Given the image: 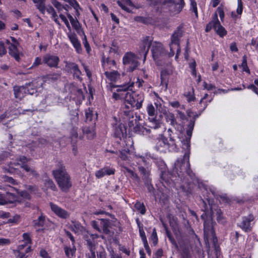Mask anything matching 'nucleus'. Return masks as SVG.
<instances>
[{
	"instance_id": "1",
	"label": "nucleus",
	"mask_w": 258,
	"mask_h": 258,
	"mask_svg": "<svg viewBox=\"0 0 258 258\" xmlns=\"http://www.w3.org/2000/svg\"><path fill=\"white\" fill-rule=\"evenodd\" d=\"M195 124V119L190 120L186 131L185 138L182 143L185 152L182 157L177 159L172 172L166 171L165 167L161 168L160 181L165 187H172L179 184V187L187 194L191 192V182L186 178L188 176L194 179L196 175L190 168L189 163L190 139Z\"/></svg>"
},
{
	"instance_id": "2",
	"label": "nucleus",
	"mask_w": 258,
	"mask_h": 258,
	"mask_svg": "<svg viewBox=\"0 0 258 258\" xmlns=\"http://www.w3.org/2000/svg\"><path fill=\"white\" fill-rule=\"evenodd\" d=\"M134 83L130 85L120 86L117 89V93H113L112 97L115 100H124L125 103L139 109L142 107L144 95L142 93H138L132 91Z\"/></svg>"
},
{
	"instance_id": "3",
	"label": "nucleus",
	"mask_w": 258,
	"mask_h": 258,
	"mask_svg": "<svg viewBox=\"0 0 258 258\" xmlns=\"http://www.w3.org/2000/svg\"><path fill=\"white\" fill-rule=\"evenodd\" d=\"M52 174L60 190L63 192H68L73 183L71 177L66 167L62 164H60L57 169L53 170Z\"/></svg>"
},
{
	"instance_id": "4",
	"label": "nucleus",
	"mask_w": 258,
	"mask_h": 258,
	"mask_svg": "<svg viewBox=\"0 0 258 258\" xmlns=\"http://www.w3.org/2000/svg\"><path fill=\"white\" fill-rule=\"evenodd\" d=\"M199 186L202 192L206 203L211 208L214 204V199H220L224 203L229 204L231 202L230 199L226 195H220L217 194L216 189L214 187H210L204 183H200ZM203 199L202 200V201Z\"/></svg>"
},
{
	"instance_id": "5",
	"label": "nucleus",
	"mask_w": 258,
	"mask_h": 258,
	"mask_svg": "<svg viewBox=\"0 0 258 258\" xmlns=\"http://www.w3.org/2000/svg\"><path fill=\"white\" fill-rule=\"evenodd\" d=\"M183 33V26L181 24L177 27L171 36V42L169 43L170 52H168V57L173 56L175 54V50H176V53L175 59H178L181 50L180 38L182 36Z\"/></svg>"
},
{
	"instance_id": "6",
	"label": "nucleus",
	"mask_w": 258,
	"mask_h": 258,
	"mask_svg": "<svg viewBox=\"0 0 258 258\" xmlns=\"http://www.w3.org/2000/svg\"><path fill=\"white\" fill-rule=\"evenodd\" d=\"M151 52L154 60L157 64L168 57V53L165 49L163 44L159 42L154 41L151 47Z\"/></svg>"
},
{
	"instance_id": "7",
	"label": "nucleus",
	"mask_w": 258,
	"mask_h": 258,
	"mask_svg": "<svg viewBox=\"0 0 258 258\" xmlns=\"http://www.w3.org/2000/svg\"><path fill=\"white\" fill-rule=\"evenodd\" d=\"M203 214L201 219L204 221V231L205 234H209L213 232V220L211 214L209 212V207L206 202L203 200Z\"/></svg>"
},
{
	"instance_id": "8",
	"label": "nucleus",
	"mask_w": 258,
	"mask_h": 258,
	"mask_svg": "<svg viewBox=\"0 0 258 258\" xmlns=\"http://www.w3.org/2000/svg\"><path fill=\"white\" fill-rule=\"evenodd\" d=\"M146 110L149 115V125L148 126L155 130L160 127L162 123L161 120L157 118L156 115L157 111L152 103L148 104L146 107Z\"/></svg>"
},
{
	"instance_id": "9",
	"label": "nucleus",
	"mask_w": 258,
	"mask_h": 258,
	"mask_svg": "<svg viewBox=\"0 0 258 258\" xmlns=\"http://www.w3.org/2000/svg\"><path fill=\"white\" fill-rule=\"evenodd\" d=\"M254 220V216L252 213L249 214L247 216L241 217L240 222L237 224V226L240 228L245 232H250L252 231Z\"/></svg>"
},
{
	"instance_id": "10",
	"label": "nucleus",
	"mask_w": 258,
	"mask_h": 258,
	"mask_svg": "<svg viewBox=\"0 0 258 258\" xmlns=\"http://www.w3.org/2000/svg\"><path fill=\"white\" fill-rule=\"evenodd\" d=\"M171 145L168 143L166 138L164 137L161 138L156 141L155 146V150L160 153H166L167 151H170L171 150V148L173 149V147H175L174 141L171 139Z\"/></svg>"
},
{
	"instance_id": "11",
	"label": "nucleus",
	"mask_w": 258,
	"mask_h": 258,
	"mask_svg": "<svg viewBox=\"0 0 258 258\" xmlns=\"http://www.w3.org/2000/svg\"><path fill=\"white\" fill-rule=\"evenodd\" d=\"M92 226L94 229L100 233L105 234L110 233V222L109 219H100L98 221H93Z\"/></svg>"
},
{
	"instance_id": "12",
	"label": "nucleus",
	"mask_w": 258,
	"mask_h": 258,
	"mask_svg": "<svg viewBox=\"0 0 258 258\" xmlns=\"http://www.w3.org/2000/svg\"><path fill=\"white\" fill-rule=\"evenodd\" d=\"M112 131L113 137L119 139V140L126 137V127L120 121L116 120L115 122L112 124Z\"/></svg>"
},
{
	"instance_id": "13",
	"label": "nucleus",
	"mask_w": 258,
	"mask_h": 258,
	"mask_svg": "<svg viewBox=\"0 0 258 258\" xmlns=\"http://www.w3.org/2000/svg\"><path fill=\"white\" fill-rule=\"evenodd\" d=\"M162 5H167L169 7L173 8V10L170 11L175 14H179L184 8L185 3L184 0H164Z\"/></svg>"
},
{
	"instance_id": "14",
	"label": "nucleus",
	"mask_w": 258,
	"mask_h": 258,
	"mask_svg": "<svg viewBox=\"0 0 258 258\" xmlns=\"http://www.w3.org/2000/svg\"><path fill=\"white\" fill-rule=\"evenodd\" d=\"M122 62L124 65H131L128 68L130 72L134 71L138 66V62L136 59L135 54L131 52L125 53L122 58Z\"/></svg>"
},
{
	"instance_id": "15",
	"label": "nucleus",
	"mask_w": 258,
	"mask_h": 258,
	"mask_svg": "<svg viewBox=\"0 0 258 258\" xmlns=\"http://www.w3.org/2000/svg\"><path fill=\"white\" fill-rule=\"evenodd\" d=\"M153 38L149 36H146L142 40L139 52L140 55H144L146 58L151 46L152 47Z\"/></svg>"
},
{
	"instance_id": "16",
	"label": "nucleus",
	"mask_w": 258,
	"mask_h": 258,
	"mask_svg": "<svg viewBox=\"0 0 258 258\" xmlns=\"http://www.w3.org/2000/svg\"><path fill=\"white\" fill-rule=\"evenodd\" d=\"M136 125L134 126V119L128 121L129 127L132 130L133 127V131L139 135H148L151 133L150 129L147 128L139 123H137L136 119H135Z\"/></svg>"
},
{
	"instance_id": "17",
	"label": "nucleus",
	"mask_w": 258,
	"mask_h": 258,
	"mask_svg": "<svg viewBox=\"0 0 258 258\" xmlns=\"http://www.w3.org/2000/svg\"><path fill=\"white\" fill-rule=\"evenodd\" d=\"M85 121L87 123L96 125L98 119V113L93 108L89 107L85 110Z\"/></svg>"
},
{
	"instance_id": "18",
	"label": "nucleus",
	"mask_w": 258,
	"mask_h": 258,
	"mask_svg": "<svg viewBox=\"0 0 258 258\" xmlns=\"http://www.w3.org/2000/svg\"><path fill=\"white\" fill-rule=\"evenodd\" d=\"M79 122V116L77 114L74 116L71 120V123L73 125V127L70 132L71 141L77 142L78 138V127L76 126L78 125Z\"/></svg>"
},
{
	"instance_id": "19",
	"label": "nucleus",
	"mask_w": 258,
	"mask_h": 258,
	"mask_svg": "<svg viewBox=\"0 0 258 258\" xmlns=\"http://www.w3.org/2000/svg\"><path fill=\"white\" fill-rule=\"evenodd\" d=\"M95 129L96 125H94V123L89 125H85L82 127L83 135L88 140H92L96 137Z\"/></svg>"
},
{
	"instance_id": "20",
	"label": "nucleus",
	"mask_w": 258,
	"mask_h": 258,
	"mask_svg": "<svg viewBox=\"0 0 258 258\" xmlns=\"http://www.w3.org/2000/svg\"><path fill=\"white\" fill-rule=\"evenodd\" d=\"M158 18L154 17L136 16L134 20L137 22L141 23L145 25H155L158 22Z\"/></svg>"
},
{
	"instance_id": "21",
	"label": "nucleus",
	"mask_w": 258,
	"mask_h": 258,
	"mask_svg": "<svg viewBox=\"0 0 258 258\" xmlns=\"http://www.w3.org/2000/svg\"><path fill=\"white\" fill-rule=\"evenodd\" d=\"M67 16L69 18L73 28L76 30L77 33L80 36H82V35H84V31L82 28V26L77 19H74L73 17L68 13H67Z\"/></svg>"
},
{
	"instance_id": "22",
	"label": "nucleus",
	"mask_w": 258,
	"mask_h": 258,
	"mask_svg": "<svg viewBox=\"0 0 258 258\" xmlns=\"http://www.w3.org/2000/svg\"><path fill=\"white\" fill-rule=\"evenodd\" d=\"M49 206L51 210L55 213L58 217L62 218L67 219L69 218L70 214L68 212L62 209L60 207L52 203H49Z\"/></svg>"
},
{
	"instance_id": "23",
	"label": "nucleus",
	"mask_w": 258,
	"mask_h": 258,
	"mask_svg": "<svg viewBox=\"0 0 258 258\" xmlns=\"http://www.w3.org/2000/svg\"><path fill=\"white\" fill-rule=\"evenodd\" d=\"M68 37L78 53H81L82 52L81 44L79 40L77 35L75 33L68 34Z\"/></svg>"
},
{
	"instance_id": "24",
	"label": "nucleus",
	"mask_w": 258,
	"mask_h": 258,
	"mask_svg": "<svg viewBox=\"0 0 258 258\" xmlns=\"http://www.w3.org/2000/svg\"><path fill=\"white\" fill-rule=\"evenodd\" d=\"M84 239L87 242L88 249L95 248V241L99 237L97 234H92L89 232L84 235Z\"/></svg>"
},
{
	"instance_id": "25",
	"label": "nucleus",
	"mask_w": 258,
	"mask_h": 258,
	"mask_svg": "<svg viewBox=\"0 0 258 258\" xmlns=\"http://www.w3.org/2000/svg\"><path fill=\"white\" fill-rule=\"evenodd\" d=\"M101 66L104 71L112 70L113 67L116 66V62L114 59H111L110 57H105L104 55H102L101 59Z\"/></svg>"
},
{
	"instance_id": "26",
	"label": "nucleus",
	"mask_w": 258,
	"mask_h": 258,
	"mask_svg": "<svg viewBox=\"0 0 258 258\" xmlns=\"http://www.w3.org/2000/svg\"><path fill=\"white\" fill-rule=\"evenodd\" d=\"M66 67L68 71L73 74L74 77L81 79L82 72L79 68V66L75 62H69L67 64Z\"/></svg>"
},
{
	"instance_id": "27",
	"label": "nucleus",
	"mask_w": 258,
	"mask_h": 258,
	"mask_svg": "<svg viewBox=\"0 0 258 258\" xmlns=\"http://www.w3.org/2000/svg\"><path fill=\"white\" fill-rule=\"evenodd\" d=\"M135 107H130V104L124 101V104L121 106V110L122 113L129 119L134 118V108Z\"/></svg>"
},
{
	"instance_id": "28",
	"label": "nucleus",
	"mask_w": 258,
	"mask_h": 258,
	"mask_svg": "<svg viewBox=\"0 0 258 258\" xmlns=\"http://www.w3.org/2000/svg\"><path fill=\"white\" fill-rule=\"evenodd\" d=\"M8 44V48L9 49V53L17 61H19L20 58L19 56V52L15 44L11 43L9 41H7Z\"/></svg>"
},
{
	"instance_id": "29",
	"label": "nucleus",
	"mask_w": 258,
	"mask_h": 258,
	"mask_svg": "<svg viewBox=\"0 0 258 258\" xmlns=\"http://www.w3.org/2000/svg\"><path fill=\"white\" fill-rule=\"evenodd\" d=\"M15 97L16 98L21 99L25 94L29 93L28 89L24 86H15L14 87Z\"/></svg>"
},
{
	"instance_id": "30",
	"label": "nucleus",
	"mask_w": 258,
	"mask_h": 258,
	"mask_svg": "<svg viewBox=\"0 0 258 258\" xmlns=\"http://www.w3.org/2000/svg\"><path fill=\"white\" fill-rule=\"evenodd\" d=\"M170 75L169 72L166 69L163 70L160 72V85L164 87L166 89L168 87Z\"/></svg>"
},
{
	"instance_id": "31",
	"label": "nucleus",
	"mask_w": 258,
	"mask_h": 258,
	"mask_svg": "<svg viewBox=\"0 0 258 258\" xmlns=\"http://www.w3.org/2000/svg\"><path fill=\"white\" fill-rule=\"evenodd\" d=\"M117 5L124 11L130 13L131 10L127 7H134V4L131 0H118L117 1Z\"/></svg>"
},
{
	"instance_id": "32",
	"label": "nucleus",
	"mask_w": 258,
	"mask_h": 258,
	"mask_svg": "<svg viewBox=\"0 0 258 258\" xmlns=\"http://www.w3.org/2000/svg\"><path fill=\"white\" fill-rule=\"evenodd\" d=\"M104 75L109 80L113 82L116 81L120 77V74L117 71L108 72V70H106Z\"/></svg>"
},
{
	"instance_id": "33",
	"label": "nucleus",
	"mask_w": 258,
	"mask_h": 258,
	"mask_svg": "<svg viewBox=\"0 0 258 258\" xmlns=\"http://www.w3.org/2000/svg\"><path fill=\"white\" fill-rule=\"evenodd\" d=\"M72 245V247L65 246L63 248L65 254L68 258H73L74 256H75L76 248L75 245Z\"/></svg>"
},
{
	"instance_id": "34",
	"label": "nucleus",
	"mask_w": 258,
	"mask_h": 258,
	"mask_svg": "<svg viewBox=\"0 0 258 258\" xmlns=\"http://www.w3.org/2000/svg\"><path fill=\"white\" fill-rule=\"evenodd\" d=\"M215 31L217 34L222 38H223L227 34V30L223 26H222L220 23L219 24H217Z\"/></svg>"
},
{
	"instance_id": "35",
	"label": "nucleus",
	"mask_w": 258,
	"mask_h": 258,
	"mask_svg": "<svg viewBox=\"0 0 258 258\" xmlns=\"http://www.w3.org/2000/svg\"><path fill=\"white\" fill-rule=\"evenodd\" d=\"M73 225H71L70 228L71 230L75 233L82 232L83 227L79 222L72 221Z\"/></svg>"
},
{
	"instance_id": "36",
	"label": "nucleus",
	"mask_w": 258,
	"mask_h": 258,
	"mask_svg": "<svg viewBox=\"0 0 258 258\" xmlns=\"http://www.w3.org/2000/svg\"><path fill=\"white\" fill-rule=\"evenodd\" d=\"M166 120L167 122H169L170 124L173 126L177 124L176 120L175 118L174 114L171 112H166L165 114Z\"/></svg>"
},
{
	"instance_id": "37",
	"label": "nucleus",
	"mask_w": 258,
	"mask_h": 258,
	"mask_svg": "<svg viewBox=\"0 0 258 258\" xmlns=\"http://www.w3.org/2000/svg\"><path fill=\"white\" fill-rule=\"evenodd\" d=\"M46 0H33V2L36 4L37 8L43 14H44L46 10L45 6V1Z\"/></svg>"
},
{
	"instance_id": "38",
	"label": "nucleus",
	"mask_w": 258,
	"mask_h": 258,
	"mask_svg": "<svg viewBox=\"0 0 258 258\" xmlns=\"http://www.w3.org/2000/svg\"><path fill=\"white\" fill-rule=\"evenodd\" d=\"M45 218L42 215L39 217L37 220L33 221V225L36 229L37 231L40 230V228H37L38 227H42L44 224Z\"/></svg>"
},
{
	"instance_id": "39",
	"label": "nucleus",
	"mask_w": 258,
	"mask_h": 258,
	"mask_svg": "<svg viewBox=\"0 0 258 258\" xmlns=\"http://www.w3.org/2000/svg\"><path fill=\"white\" fill-rule=\"evenodd\" d=\"M135 208L142 215L145 214L146 212V208L143 203L137 201L135 204Z\"/></svg>"
},
{
	"instance_id": "40",
	"label": "nucleus",
	"mask_w": 258,
	"mask_h": 258,
	"mask_svg": "<svg viewBox=\"0 0 258 258\" xmlns=\"http://www.w3.org/2000/svg\"><path fill=\"white\" fill-rule=\"evenodd\" d=\"M26 246L24 244L20 245L18 246V250L15 252L17 258H26L28 255L24 251Z\"/></svg>"
},
{
	"instance_id": "41",
	"label": "nucleus",
	"mask_w": 258,
	"mask_h": 258,
	"mask_svg": "<svg viewBox=\"0 0 258 258\" xmlns=\"http://www.w3.org/2000/svg\"><path fill=\"white\" fill-rule=\"evenodd\" d=\"M123 172L124 173H127V176H129L131 178H132L134 179L138 180H139V177L137 173H136L133 170H132L131 169L127 167H123Z\"/></svg>"
},
{
	"instance_id": "42",
	"label": "nucleus",
	"mask_w": 258,
	"mask_h": 258,
	"mask_svg": "<svg viewBox=\"0 0 258 258\" xmlns=\"http://www.w3.org/2000/svg\"><path fill=\"white\" fill-rule=\"evenodd\" d=\"M184 95L186 97L188 103L194 101L196 100L194 90L193 88H191L190 91L185 92Z\"/></svg>"
},
{
	"instance_id": "43",
	"label": "nucleus",
	"mask_w": 258,
	"mask_h": 258,
	"mask_svg": "<svg viewBox=\"0 0 258 258\" xmlns=\"http://www.w3.org/2000/svg\"><path fill=\"white\" fill-rule=\"evenodd\" d=\"M166 234L167 237H168L169 240L170 241L172 245H173L175 248L178 249V243L176 242L173 236L172 235V234L170 232V231L168 230L167 228L166 229Z\"/></svg>"
},
{
	"instance_id": "44",
	"label": "nucleus",
	"mask_w": 258,
	"mask_h": 258,
	"mask_svg": "<svg viewBox=\"0 0 258 258\" xmlns=\"http://www.w3.org/2000/svg\"><path fill=\"white\" fill-rule=\"evenodd\" d=\"M166 234L167 237H168L169 240L170 241L172 245H173L175 248L178 249V243L176 242L173 236L172 235V234L170 232V231L168 230L167 228L166 229Z\"/></svg>"
},
{
	"instance_id": "45",
	"label": "nucleus",
	"mask_w": 258,
	"mask_h": 258,
	"mask_svg": "<svg viewBox=\"0 0 258 258\" xmlns=\"http://www.w3.org/2000/svg\"><path fill=\"white\" fill-rule=\"evenodd\" d=\"M149 240L152 241L154 246H156L158 243V238L155 228H154L152 233L149 237Z\"/></svg>"
},
{
	"instance_id": "46",
	"label": "nucleus",
	"mask_w": 258,
	"mask_h": 258,
	"mask_svg": "<svg viewBox=\"0 0 258 258\" xmlns=\"http://www.w3.org/2000/svg\"><path fill=\"white\" fill-rule=\"evenodd\" d=\"M66 1L75 10L76 15H79V9H81V8L78 2L76 0H67Z\"/></svg>"
},
{
	"instance_id": "47",
	"label": "nucleus",
	"mask_w": 258,
	"mask_h": 258,
	"mask_svg": "<svg viewBox=\"0 0 258 258\" xmlns=\"http://www.w3.org/2000/svg\"><path fill=\"white\" fill-rule=\"evenodd\" d=\"M21 167L23 168L26 172H29L30 175L33 176H36L37 173L35 169L32 167L29 166L28 165L25 164H21Z\"/></svg>"
},
{
	"instance_id": "48",
	"label": "nucleus",
	"mask_w": 258,
	"mask_h": 258,
	"mask_svg": "<svg viewBox=\"0 0 258 258\" xmlns=\"http://www.w3.org/2000/svg\"><path fill=\"white\" fill-rule=\"evenodd\" d=\"M59 61L57 56H50L49 55V67L57 68Z\"/></svg>"
},
{
	"instance_id": "49",
	"label": "nucleus",
	"mask_w": 258,
	"mask_h": 258,
	"mask_svg": "<svg viewBox=\"0 0 258 258\" xmlns=\"http://www.w3.org/2000/svg\"><path fill=\"white\" fill-rule=\"evenodd\" d=\"M119 51V47L118 45V43L115 41H113L111 44V47H110L109 52L114 53V54H118Z\"/></svg>"
},
{
	"instance_id": "50",
	"label": "nucleus",
	"mask_w": 258,
	"mask_h": 258,
	"mask_svg": "<svg viewBox=\"0 0 258 258\" xmlns=\"http://www.w3.org/2000/svg\"><path fill=\"white\" fill-rule=\"evenodd\" d=\"M216 220L219 223H223L225 222L223 213L220 209H217L216 210Z\"/></svg>"
},
{
	"instance_id": "51",
	"label": "nucleus",
	"mask_w": 258,
	"mask_h": 258,
	"mask_svg": "<svg viewBox=\"0 0 258 258\" xmlns=\"http://www.w3.org/2000/svg\"><path fill=\"white\" fill-rule=\"evenodd\" d=\"M83 37H82V41H83V43L84 44V46L86 50V51L87 52V53H90V52L91 51V47L89 45V42H88L87 41V37L85 35V34L84 33V35H82Z\"/></svg>"
},
{
	"instance_id": "52",
	"label": "nucleus",
	"mask_w": 258,
	"mask_h": 258,
	"mask_svg": "<svg viewBox=\"0 0 258 258\" xmlns=\"http://www.w3.org/2000/svg\"><path fill=\"white\" fill-rule=\"evenodd\" d=\"M169 105L174 108L185 109L184 105H181L178 101H169Z\"/></svg>"
},
{
	"instance_id": "53",
	"label": "nucleus",
	"mask_w": 258,
	"mask_h": 258,
	"mask_svg": "<svg viewBox=\"0 0 258 258\" xmlns=\"http://www.w3.org/2000/svg\"><path fill=\"white\" fill-rule=\"evenodd\" d=\"M217 25V24L214 23V22L211 21L206 25L205 32L207 33L209 32L212 29L215 30Z\"/></svg>"
},
{
	"instance_id": "54",
	"label": "nucleus",
	"mask_w": 258,
	"mask_h": 258,
	"mask_svg": "<svg viewBox=\"0 0 258 258\" xmlns=\"http://www.w3.org/2000/svg\"><path fill=\"white\" fill-rule=\"evenodd\" d=\"M189 10L194 13L195 16L197 18H198V8H197V3H192L190 4V9Z\"/></svg>"
},
{
	"instance_id": "55",
	"label": "nucleus",
	"mask_w": 258,
	"mask_h": 258,
	"mask_svg": "<svg viewBox=\"0 0 258 258\" xmlns=\"http://www.w3.org/2000/svg\"><path fill=\"white\" fill-rule=\"evenodd\" d=\"M76 94L77 95V100L82 101L85 99V96L81 89H77Z\"/></svg>"
},
{
	"instance_id": "56",
	"label": "nucleus",
	"mask_w": 258,
	"mask_h": 258,
	"mask_svg": "<svg viewBox=\"0 0 258 258\" xmlns=\"http://www.w3.org/2000/svg\"><path fill=\"white\" fill-rule=\"evenodd\" d=\"M104 169L106 175H113L115 173V170L114 168H110L109 166H106L104 167Z\"/></svg>"
},
{
	"instance_id": "57",
	"label": "nucleus",
	"mask_w": 258,
	"mask_h": 258,
	"mask_svg": "<svg viewBox=\"0 0 258 258\" xmlns=\"http://www.w3.org/2000/svg\"><path fill=\"white\" fill-rule=\"evenodd\" d=\"M105 175L104 167L98 170L95 172V176L97 178H101L104 177Z\"/></svg>"
},
{
	"instance_id": "58",
	"label": "nucleus",
	"mask_w": 258,
	"mask_h": 258,
	"mask_svg": "<svg viewBox=\"0 0 258 258\" xmlns=\"http://www.w3.org/2000/svg\"><path fill=\"white\" fill-rule=\"evenodd\" d=\"M182 258H191L189 249L187 248H182Z\"/></svg>"
},
{
	"instance_id": "59",
	"label": "nucleus",
	"mask_w": 258,
	"mask_h": 258,
	"mask_svg": "<svg viewBox=\"0 0 258 258\" xmlns=\"http://www.w3.org/2000/svg\"><path fill=\"white\" fill-rule=\"evenodd\" d=\"M243 11V3L241 0H238L237 8L236 9V12L238 15H241Z\"/></svg>"
},
{
	"instance_id": "60",
	"label": "nucleus",
	"mask_w": 258,
	"mask_h": 258,
	"mask_svg": "<svg viewBox=\"0 0 258 258\" xmlns=\"http://www.w3.org/2000/svg\"><path fill=\"white\" fill-rule=\"evenodd\" d=\"M139 231L140 236L142 239L143 242H144L145 241H148L146 236L145 232L144 230V228H142V227L140 228V230H139Z\"/></svg>"
},
{
	"instance_id": "61",
	"label": "nucleus",
	"mask_w": 258,
	"mask_h": 258,
	"mask_svg": "<svg viewBox=\"0 0 258 258\" xmlns=\"http://www.w3.org/2000/svg\"><path fill=\"white\" fill-rule=\"evenodd\" d=\"M242 66L243 67V70L246 72L249 73V70L247 67V60H246V56L245 55H244L242 57Z\"/></svg>"
},
{
	"instance_id": "62",
	"label": "nucleus",
	"mask_w": 258,
	"mask_h": 258,
	"mask_svg": "<svg viewBox=\"0 0 258 258\" xmlns=\"http://www.w3.org/2000/svg\"><path fill=\"white\" fill-rule=\"evenodd\" d=\"M59 17L61 19V20H62V21L64 22V23L65 24L66 27L69 29H71V26H70V23H69L68 19L66 17V16L64 15H63V14H60L59 15Z\"/></svg>"
},
{
	"instance_id": "63",
	"label": "nucleus",
	"mask_w": 258,
	"mask_h": 258,
	"mask_svg": "<svg viewBox=\"0 0 258 258\" xmlns=\"http://www.w3.org/2000/svg\"><path fill=\"white\" fill-rule=\"evenodd\" d=\"M203 87L204 89H207L208 91L212 90L213 89H215V86L212 84H208L206 82H204L203 83Z\"/></svg>"
},
{
	"instance_id": "64",
	"label": "nucleus",
	"mask_w": 258,
	"mask_h": 258,
	"mask_svg": "<svg viewBox=\"0 0 258 258\" xmlns=\"http://www.w3.org/2000/svg\"><path fill=\"white\" fill-rule=\"evenodd\" d=\"M51 2L54 6V7L58 11L62 10V5L61 4L56 0H51Z\"/></svg>"
}]
</instances>
